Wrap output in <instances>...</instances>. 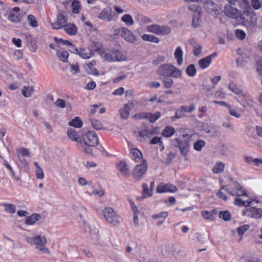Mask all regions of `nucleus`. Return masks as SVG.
I'll use <instances>...</instances> for the list:
<instances>
[{"instance_id":"nucleus-34","label":"nucleus","mask_w":262,"mask_h":262,"mask_svg":"<svg viewBox=\"0 0 262 262\" xmlns=\"http://www.w3.org/2000/svg\"><path fill=\"white\" fill-rule=\"evenodd\" d=\"M161 116H134L135 119H145L149 121L151 123L155 122Z\"/></svg>"},{"instance_id":"nucleus-30","label":"nucleus","mask_w":262,"mask_h":262,"mask_svg":"<svg viewBox=\"0 0 262 262\" xmlns=\"http://www.w3.org/2000/svg\"><path fill=\"white\" fill-rule=\"evenodd\" d=\"M253 202V200L250 201H243L242 199L240 198H235L234 200V204L235 205L239 206L242 207L244 206L246 208L248 207H250Z\"/></svg>"},{"instance_id":"nucleus-7","label":"nucleus","mask_w":262,"mask_h":262,"mask_svg":"<svg viewBox=\"0 0 262 262\" xmlns=\"http://www.w3.org/2000/svg\"><path fill=\"white\" fill-rule=\"evenodd\" d=\"M104 218L108 223L115 225L119 223V217L114 209L111 207H106L103 210Z\"/></svg>"},{"instance_id":"nucleus-55","label":"nucleus","mask_w":262,"mask_h":262,"mask_svg":"<svg viewBox=\"0 0 262 262\" xmlns=\"http://www.w3.org/2000/svg\"><path fill=\"white\" fill-rule=\"evenodd\" d=\"M134 107V103L132 101H129L124 105L123 111L126 115H129L130 112Z\"/></svg>"},{"instance_id":"nucleus-52","label":"nucleus","mask_w":262,"mask_h":262,"mask_svg":"<svg viewBox=\"0 0 262 262\" xmlns=\"http://www.w3.org/2000/svg\"><path fill=\"white\" fill-rule=\"evenodd\" d=\"M202 15H193L192 26L194 28H197L200 26Z\"/></svg>"},{"instance_id":"nucleus-12","label":"nucleus","mask_w":262,"mask_h":262,"mask_svg":"<svg viewBox=\"0 0 262 262\" xmlns=\"http://www.w3.org/2000/svg\"><path fill=\"white\" fill-rule=\"evenodd\" d=\"M203 4L205 9L209 13L217 15L222 12L220 8L211 0H205Z\"/></svg>"},{"instance_id":"nucleus-15","label":"nucleus","mask_w":262,"mask_h":262,"mask_svg":"<svg viewBox=\"0 0 262 262\" xmlns=\"http://www.w3.org/2000/svg\"><path fill=\"white\" fill-rule=\"evenodd\" d=\"M178 188L172 184H167L166 185L159 184L157 188V192L159 193L170 192H176Z\"/></svg>"},{"instance_id":"nucleus-59","label":"nucleus","mask_w":262,"mask_h":262,"mask_svg":"<svg viewBox=\"0 0 262 262\" xmlns=\"http://www.w3.org/2000/svg\"><path fill=\"white\" fill-rule=\"evenodd\" d=\"M255 64L257 73L262 77V59L256 61Z\"/></svg>"},{"instance_id":"nucleus-49","label":"nucleus","mask_w":262,"mask_h":262,"mask_svg":"<svg viewBox=\"0 0 262 262\" xmlns=\"http://www.w3.org/2000/svg\"><path fill=\"white\" fill-rule=\"evenodd\" d=\"M219 217L225 221H229L231 219V214L228 211H221L219 213Z\"/></svg>"},{"instance_id":"nucleus-17","label":"nucleus","mask_w":262,"mask_h":262,"mask_svg":"<svg viewBox=\"0 0 262 262\" xmlns=\"http://www.w3.org/2000/svg\"><path fill=\"white\" fill-rule=\"evenodd\" d=\"M202 129L204 132L210 135L212 137H217L219 135V132L215 129V126L213 125H210L204 123L202 125Z\"/></svg>"},{"instance_id":"nucleus-27","label":"nucleus","mask_w":262,"mask_h":262,"mask_svg":"<svg viewBox=\"0 0 262 262\" xmlns=\"http://www.w3.org/2000/svg\"><path fill=\"white\" fill-rule=\"evenodd\" d=\"M130 154L132 156V159L136 162L142 161V154L138 149H133L130 151Z\"/></svg>"},{"instance_id":"nucleus-46","label":"nucleus","mask_w":262,"mask_h":262,"mask_svg":"<svg viewBox=\"0 0 262 262\" xmlns=\"http://www.w3.org/2000/svg\"><path fill=\"white\" fill-rule=\"evenodd\" d=\"M249 225L247 224L239 226L237 229V232L239 236L242 238L244 233L249 229Z\"/></svg>"},{"instance_id":"nucleus-39","label":"nucleus","mask_w":262,"mask_h":262,"mask_svg":"<svg viewBox=\"0 0 262 262\" xmlns=\"http://www.w3.org/2000/svg\"><path fill=\"white\" fill-rule=\"evenodd\" d=\"M57 55L61 61L64 62H67L69 56V53L67 51L65 50L58 51Z\"/></svg>"},{"instance_id":"nucleus-37","label":"nucleus","mask_w":262,"mask_h":262,"mask_svg":"<svg viewBox=\"0 0 262 262\" xmlns=\"http://www.w3.org/2000/svg\"><path fill=\"white\" fill-rule=\"evenodd\" d=\"M34 92L33 86H25L22 89V94L25 97H29L31 96Z\"/></svg>"},{"instance_id":"nucleus-3","label":"nucleus","mask_w":262,"mask_h":262,"mask_svg":"<svg viewBox=\"0 0 262 262\" xmlns=\"http://www.w3.org/2000/svg\"><path fill=\"white\" fill-rule=\"evenodd\" d=\"M157 72L159 76L165 77L179 78L182 76L181 71L171 64L161 65L158 68Z\"/></svg>"},{"instance_id":"nucleus-23","label":"nucleus","mask_w":262,"mask_h":262,"mask_svg":"<svg viewBox=\"0 0 262 262\" xmlns=\"http://www.w3.org/2000/svg\"><path fill=\"white\" fill-rule=\"evenodd\" d=\"M116 165L118 170L123 176L128 177L129 176V170L127 168V164L125 162L120 161Z\"/></svg>"},{"instance_id":"nucleus-25","label":"nucleus","mask_w":262,"mask_h":262,"mask_svg":"<svg viewBox=\"0 0 262 262\" xmlns=\"http://www.w3.org/2000/svg\"><path fill=\"white\" fill-rule=\"evenodd\" d=\"M63 28L65 32L70 35H74L77 32V28L73 24H67Z\"/></svg>"},{"instance_id":"nucleus-62","label":"nucleus","mask_w":262,"mask_h":262,"mask_svg":"<svg viewBox=\"0 0 262 262\" xmlns=\"http://www.w3.org/2000/svg\"><path fill=\"white\" fill-rule=\"evenodd\" d=\"M201 50L202 47L200 45L194 46L193 48V54L196 56L201 54Z\"/></svg>"},{"instance_id":"nucleus-33","label":"nucleus","mask_w":262,"mask_h":262,"mask_svg":"<svg viewBox=\"0 0 262 262\" xmlns=\"http://www.w3.org/2000/svg\"><path fill=\"white\" fill-rule=\"evenodd\" d=\"M234 188L236 189L235 195L247 196L246 192L243 189V187L237 182H234Z\"/></svg>"},{"instance_id":"nucleus-64","label":"nucleus","mask_w":262,"mask_h":262,"mask_svg":"<svg viewBox=\"0 0 262 262\" xmlns=\"http://www.w3.org/2000/svg\"><path fill=\"white\" fill-rule=\"evenodd\" d=\"M35 173L36 178L38 179H42L44 178L43 172L41 168L36 169Z\"/></svg>"},{"instance_id":"nucleus-61","label":"nucleus","mask_w":262,"mask_h":262,"mask_svg":"<svg viewBox=\"0 0 262 262\" xmlns=\"http://www.w3.org/2000/svg\"><path fill=\"white\" fill-rule=\"evenodd\" d=\"M202 215L205 219L211 220L213 218L212 214L209 211L204 210L202 212Z\"/></svg>"},{"instance_id":"nucleus-22","label":"nucleus","mask_w":262,"mask_h":262,"mask_svg":"<svg viewBox=\"0 0 262 262\" xmlns=\"http://www.w3.org/2000/svg\"><path fill=\"white\" fill-rule=\"evenodd\" d=\"M215 53L208 56L204 58L200 59L199 61V65L200 68L204 69L209 66L212 61V57L215 56Z\"/></svg>"},{"instance_id":"nucleus-8","label":"nucleus","mask_w":262,"mask_h":262,"mask_svg":"<svg viewBox=\"0 0 262 262\" xmlns=\"http://www.w3.org/2000/svg\"><path fill=\"white\" fill-rule=\"evenodd\" d=\"M147 32L153 33L158 35H165L168 34L171 29L169 27L166 26H160L159 25H151L146 27Z\"/></svg>"},{"instance_id":"nucleus-36","label":"nucleus","mask_w":262,"mask_h":262,"mask_svg":"<svg viewBox=\"0 0 262 262\" xmlns=\"http://www.w3.org/2000/svg\"><path fill=\"white\" fill-rule=\"evenodd\" d=\"M194 109V106L193 104H190L189 106L183 105L180 107V110H178L176 112L175 115H177L178 112L180 111L181 113H189L192 112Z\"/></svg>"},{"instance_id":"nucleus-26","label":"nucleus","mask_w":262,"mask_h":262,"mask_svg":"<svg viewBox=\"0 0 262 262\" xmlns=\"http://www.w3.org/2000/svg\"><path fill=\"white\" fill-rule=\"evenodd\" d=\"M183 55V52L182 48L180 47H177L175 50L174 56V58L177 59V62L179 66H181L182 64Z\"/></svg>"},{"instance_id":"nucleus-43","label":"nucleus","mask_w":262,"mask_h":262,"mask_svg":"<svg viewBox=\"0 0 262 262\" xmlns=\"http://www.w3.org/2000/svg\"><path fill=\"white\" fill-rule=\"evenodd\" d=\"M27 20L29 25L31 27L33 28H36L38 26L36 18L33 15H28L27 17Z\"/></svg>"},{"instance_id":"nucleus-47","label":"nucleus","mask_w":262,"mask_h":262,"mask_svg":"<svg viewBox=\"0 0 262 262\" xmlns=\"http://www.w3.org/2000/svg\"><path fill=\"white\" fill-rule=\"evenodd\" d=\"M168 216V213L167 211H162L159 213L153 214L151 215V218L153 220L161 219L165 220L166 218Z\"/></svg>"},{"instance_id":"nucleus-10","label":"nucleus","mask_w":262,"mask_h":262,"mask_svg":"<svg viewBox=\"0 0 262 262\" xmlns=\"http://www.w3.org/2000/svg\"><path fill=\"white\" fill-rule=\"evenodd\" d=\"M147 168V164L145 160L143 161L141 164H137L132 170V176L134 179L137 181L140 180L145 173Z\"/></svg>"},{"instance_id":"nucleus-28","label":"nucleus","mask_w":262,"mask_h":262,"mask_svg":"<svg viewBox=\"0 0 262 262\" xmlns=\"http://www.w3.org/2000/svg\"><path fill=\"white\" fill-rule=\"evenodd\" d=\"M188 8L193 13V15H202V8L198 4L189 5Z\"/></svg>"},{"instance_id":"nucleus-20","label":"nucleus","mask_w":262,"mask_h":262,"mask_svg":"<svg viewBox=\"0 0 262 262\" xmlns=\"http://www.w3.org/2000/svg\"><path fill=\"white\" fill-rule=\"evenodd\" d=\"M149 130L144 129L138 132L137 139L141 142H145L151 137Z\"/></svg>"},{"instance_id":"nucleus-40","label":"nucleus","mask_w":262,"mask_h":262,"mask_svg":"<svg viewBox=\"0 0 262 262\" xmlns=\"http://www.w3.org/2000/svg\"><path fill=\"white\" fill-rule=\"evenodd\" d=\"M91 121L94 129L96 130H100L105 128L100 120L92 118L91 119Z\"/></svg>"},{"instance_id":"nucleus-2","label":"nucleus","mask_w":262,"mask_h":262,"mask_svg":"<svg viewBox=\"0 0 262 262\" xmlns=\"http://www.w3.org/2000/svg\"><path fill=\"white\" fill-rule=\"evenodd\" d=\"M81 146L82 150L86 154H90L92 152V147H95L98 144V139L96 133L94 131H87L83 133Z\"/></svg>"},{"instance_id":"nucleus-50","label":"nucleus","mask_w":262,"mask_h":262,"mask_svg":"<svg viewBox=\"0 0 262 262\" xmlns=\"http://www.w3.org/2000/svg\"><path fill=\"white\" fill-rule=\"evenodd\" d=\"M79 55L84 59H89L91 57L93 53L91 51L86 50H82L79 53Z\"/></svg>"},{"instance_id":"nucleus-24","label":"nucleus","mask_w":262,"mask_h":262,"mask_svg":"<svg viewBox=\"0 0 262 262\" xmlns=\"http://www.w3.org/2000/svg\"><path fill=\"white\" fill-rule=\"evenodd\" d=\"M41 215L39 214L33 213L31 216H28L26 218L25 224L27 225H32L34 224L36 221L40 220Z\"/></svg>"},{"instance_id":"nucleus-31","label":"nucleus","mask_w":262,"mask_h":262,"mask_svg":"<svg viewBox=\"0 0 262 262\" xmlns=\"http://www.w3.org/2000/svg\"><path fill=\"white\" fill-rule=\"evenodd\" d=\"M175 129L171 126H167L163 130L162 135L163 136L169 138L172 136L175 133Z\"/></svg>"},{"instance_id":"nucleus-48","label":"nucleus","mask_w":262,"mask_h":262,"mask_svg":"<svg viewBox=\"0 0 262 262\" xmlns=\"http://www.w3.org/2000/svg\"><path fill=\"white\" fill-rule=\"evenodd\" d=\"M205 142L203 140H199L194 143L193 148L196 151H201L205 145Z\"/></svg>"},{"instance_id":"nucleus-38","label":"nucleus","mask_w":262,"mask_h":262,"mask_svg":"<svg viewBox=\"0 0 262 262\" xmlns=\"http://www.w3.org/2000/svg\"><path fill=\"white\" fill-rule=\"evenodd\" d=\"M225 165L221 162H217L212 168V171L214 173H219L224 171Z\"/></svg>"},{"instance_id":"nucleus-1","label":"nucleus","mask_w":262,"mask_h":262,"mask_svg":"<svg viewBox=\"0 0 262 262\" xmlns=\"http://www.w3.org/2000/svg\"><path fill=\"white\" fill-rule=\"evenodd\" d=\"M96 51L104 60L108 62L119 61L125 59L120 47L111 49H104L100 47L97 48Z\"/></svg>"},{"instance_id":"nucleus-53","label":"nucleus","mask_w":262,"mask_h":262,"mask_svg":"<svg viewBox=\"0 0 262 262\" xmlns=\"http://www.w3.org/2000/svg\"><path fill=\"white\" fill-rule=\"evenodd\" d=\"M72 12L74 13L77 14L79 12L80 6L77 1H74L72 4Z\"/></svg>"},{"instance_id":"nucleus-5","label":"nucleus","mask_w":262,"mask_h":262,"mask_svg":"<svg viewBox=\"0 0 262 262\" xmlns=\"http://www.w3.org/2000/svg\"><path fill=\"white\" fill-rule=\"evenodd\" d=\"M191 137V136L188 137L187 134H183L182 135L183 140L180 138H175L171 141V144L173 146L179 149L183 156H185L188 152L190 141L189 138Z\"/></svg>"},{"instance_id":"nucleus-63","label":"nucleus","mask_w":262,"mask_h":262,"mask_svg":"<svg viewBox=\"0 0 262 262\" xmlns=\"http://www.w3.org/2000/svg\"><path fill=\"white\" fill-rule=\"evenodd\" d=\"M149 144L153 145L156 144H162V139L159 137H155L149 141Z\"/></svg>"},{"instance_id":"nucleus-51","label":"nucleus","mask_w":262,"mask_h":262,"mask_svg":"<svg viewBox=\"0 0 262 262\" xmlns=\"http://www.w3.org/2000/svg\"><path fill=\"white\" fill-rule=\"evenodd\" d=\"M2 205L5 207L6 211L10 213H14L15 212V206L13 204L6 203Z\"/></svg>"},{"instance_id":"nucleus-56","label":"nucleus","mask_w":262,"mask_h":262,"mask_svg":"<svg viewBox=\"0 0 262 262\" xmlns=\"http://www.w3.org/2000/svg\"><path fill=\"white\" fill-rule=\"evenodd\" d=\"M236 64L238 67L243 68L245 67L247 63L246 60V57H239L237 58L236 61Z\"/></svg>"},{"instance_id":"nucleus-54","label":"nucleus","mask_w":262,"mask_h":262,"mask_svg":"<svg viewBox=\"0 0 262 262\" xmlns=\"http://www.w3.org/2000/svg\"><path fill=\"white\" fill-rule=\"evenodd\" d=\"M55 105L60 108H63L67 106V103L66 100L62 99H58L54 103Z\"/></svg>"},{"instance_id":"nucleus-42","label":"nucleus","mask_w":262,"mask_h":262,"mask_svg":"<svg viewBox=\"0 0 262 262\" xmlns=\"http://www.w3.org/2000/svg\"><path fill=\"white\" fill-rule=\"evenodd\" d=\"M136 19L140 24H145L146 23H151V19L147 17H146L142 14H138L136 17Z\"/></svg>"},{"instance_id":"nucleus-32","label":"nucleus","mask_w":262,"mask_h":262,"mask_svg":"<svg viewBox=\"0 0 262 262\" xmlns=\"http://www.w3.org/2000/svg\"><path fill=\"white\" fill-rule=\"evenodd\" d=\"M141 38L144 41L157 43H159L160 41L159 39L157 37L151 34H143L142 35Z\"/></svg>"},{"instance_id":"nucleus-9","label":"nucleus","mask_w":262,"mask_h":262,"mask_svg":"<svg viewBox=\"0 0 262 262\" xmlns=\"http://www.w3.org/2000/svg\"><path fill=\"white\" fill-rule=\"evenodd\" d=\"M242 214L243 216H247L250 218L259 219L262 217V209L250 206L243 209L242 212Z\"/></svg>"},{"instance_id":"nucleus-19","label":"nucleus","mask_w":262,"mask_h":262,"mask_svg":"<svg viewBox=\"0 0 262 262\" xmlns=\"http://www.w3.org/2000/svg\"><path fill=\"white\" fill-rule=\"evenodd\" d=\"M8 19L13 23H17L21 19V17L19 13H14V11H7L5 14Z\"/></svg>"},{"instance_id":"nucleus-29","label":"nucleus","mask_w":262,"mask_h":262,"mask_svg":"<svg viewBox=\"0 0 262 262\" xmlns=\"http://www.w3.org/2000/svg\"><path fill=\"white\" fill-rule=\"evenodd\" d=\"M68 125L75 128H80L83 125V122L79 117H76L68 122Z\"/></svg>"},{"instance_id":"nucleus-44","label":"nucleus","mask_w":262,"mask_h":262,"mask_svg":"<svg viewBox=\"0 0 262 262\" xmlns=\"http://www.w3.org/2000/svg\"><path fill=\"white\" fill-rule=\"evenodd\" d=\"M121 20L125 23L127 26H132L134 21L130 14H125L121 17Z\"/></svg>"},{"instance_id":"nucleus-60","label":"nucleus","mask_w":262,"mask_h":262,"mask_svg":"<svg viewBox=\"0 0 262 262\" xmlns=\"http://www.w3.org/2000/svg\"><path fill=\"white\" fill-rule=\"evenodd\" d=\"M251 5L253 8L255 10H258L262 7V3H261L259 0H252Z\"/></svg>"},{"instance_id":"nucleus-35","label":"nucleus","mask_w":262,"mask_h":262,"mask_svg":"<svg viewBox=\"0 0 262 262\" xmlns=\"http://www.w3.org/2000/svg\"><path fill=\"white\" fill-rule=\"evenodd\" d=\"M223 190H225L226 191H227V192H228L229 193L232 195H235L234 193H232L231 191H230L228 189L226 188V186H222L220 190L217 193L216 195L218 197L223 199L224 201L227 200V197L225 194L222 192Z\"/></svg>"},{"instance_id":"nucleus-18","label":"nucleus","mask_w":262,"mask_h":262,"mask_svg":"<svg viewBox=\"0 0 262 262\" xmlns=\"http://www.w3.org/2000/svg\"><path fill=\"white\" fill-rule=\"evenodd\" d=\"M98 17L103 20L110 21L113 19V16L112 14V10L110 8H104L99 14Z\"/></svg>"},{"instance_id":"nucleus-11","label":"nucleus","mask_w":262,"mask_h":262,"mask_svg":"<svg viewBox=\"0 0 262 262\" xmlns=\"http://www.w3.org/2000/svg\"><path fill=\"white\" fill-rule=\"evenodd\" d=\"M115 35H120L127 41L134 43L136 40L135 36L126 28H122L115 30Z\"/></svg>"},{"instance_id":"nucleus-57","label":"nucleus","mask_w":262,"mask_h":262,"mask_svg":"<svg viewBox=\"0 0 262 262\" xmlns=\"http://www.w3.org/2000/svg\"><path fill=\"white\" fill-rule=\"evenodd\" d=\"M163 83L165 88L169 89L172 87L173 81L171 78H165L163 80Z\"/></svg>"},{"instance_id":"nucleus-14","label":"nucleus","mask_w":262,"mask_h":262,"mask_svg":"<svg viewBox=\"0 0 262 262\" xmlns=\"http://www.w3.org/2000/svg\"><path fill=\"white\" fill-rule=\"evenodd\" d=\"M82 132H77L76 130L72 128H68L67 130V135L68 137L74 141L82 143V137L83 136Z\"/></svg>"},{"instance_id":"nucleus-58","label":"nucleus","mask_w":262,"mask_h":262,"mask_svg":"<svg viewBox=\"0 0 262 262\" xmlns=\"http://www.w3.org/2000/svg\"><path fill=\"white\" fill-rule=\"evenodd\" d=\"M236 37L241 40H243L246 38V33L242 30L237 29L235 31Z\"/></svg>"},{"instance_id":"nucleus-45","label":"nucleus","mask_w":262,"mask_h":262,"mask_svg":"<svg viewBox=\"0 0 262 262\" xmlns=\"http://www.w3.org/2000/svg\"><path fill=\"white\" fill-rule=\"evenodd\" d=\"M186 73L190 77L194 76L196 73L194 65L193 64L189 65L186 69Z\"/></svg>"},{"instance_id":"nucleus-16","label":"nucleus","mask_w":262,"mask_h":262,"mask_svg":"<svg viewBox=\"0 0 262 262\" xmlns=\"http://www.w3.org/2000/svg\"><path fill=\"white\" fill-rule=\"evenodd\" d=\"M224 12L227 16L232 18H237L238 15V10L229 5L225 6Z\"/></svg>"},{"instance_id":"nucleus-13","label":"nucleus","mask_w":262,"mask_h":262,"mask_svg":"<svg viewBox=\"0 0 262 262\" xmlns=\"http://www.w3.org/2000/svg\"><path fill=\"white\" fill-rule=\"evenodd\" d=\"M229 89L232 92L238 95L237 98L238 101H239L242 105L245 106L244 100L247 99V94H244V92L241 89H239L236 84L233 82H231L229 83Z\"/></svg>"},{"instance_id":"nucleus-21","label":"nucleus","mask_w":262,"mask_h":262,"mask_svg":"<svg viewBox=\"0 0 262 262\" xmlns=\"http://www.w3.org/2000/svg\"><path fill=\"white\" fill-rule=\"evenodd\" d=\"M142 187L143 189L142 195L137 198V200L140 201L151 196L152 195V190H150V189L148 188V186L147 184L143 183Z\"/></svg>"},{"instance_id":"nucleus-41","label":"nucleus","mask_w":262,"mask_h":262,"mask_svg":"<svg viewBox=\"0 0 262 262\" xmlns=\"http://www.w3.org/2000/svg\"><path fill=\"white\" fill-rule=\"evenodd\" d=\"M213 102L215 104H217L223 106L224 107H227L228 108V110H229L230 115H237L236 112L232 109L231 106L229 104H228L227 102H226L225 101H215V100L213 101Z\"/></svg>"},{"instance_id":"nucleus-6","label":"nucleus","mask_w":262,"mask_h":262,"mask_svg":"<svg viewBox=\"0 0 262 262\" xmlns=\"http://www.w3.org/2000/svg\"><path fill=\"white\" fill-rule=\"evenodd\" d=\"M68 21V17L65 11L60 10L56 16V21L51 24L52 28L55 30H59L63 28Z\"/></svg>"},{"instance_id":"nucleus-4","label":"nucleus","mask_w":262,"mask_h":262,"mask_svg":"<svg viewBox=\"0 0 262 262\" xmlns=\"http://www.w3.org/2000/svg\"><path fill=\"white\" fill-rule=\"evenodd\" d=\"M27 242L31 245H35V249L41 253L50 254V250L46 247L47 239L45 236L36 235L34 237H28Z\"/></svg>"}]
</instances>
